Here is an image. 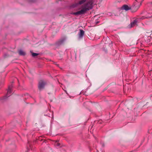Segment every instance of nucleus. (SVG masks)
<instances>
[{"instance_id":"obj_15","label":"nucleus","mask_w":152,"mask_h":152,"mask_svg":"<svg viewBox=\"0 0 152 152\" xmlns=\"http://www.w3.org/2000/svg\"><path fill=\"white\" fill-rule=\"evenodd\" d=\"M5 97H4L3 98V99H5Z\"/></svg>"},{"instance_id":"obj_2","label":"nucleus","mask_w":152,"mask_h":152,"mask_svg":"<svg viewBox=\"0 0 152 152\" xmlns=\"http://www.w3.org/2000/svg\"><path fill=\"white\" fill-rule=\"evenodd\" d=\"M135 2L132 7V10H134V12H136L138 10L140 6L141 5L142 1H140V3H139L137 0H135Z\"/></svg>"},{"instance_id":"obj_11","label":"nucleus","mask_w":152,"mask_h":152,"mask_svg":"<svg viewBox=\"0 0 152 152\" xmlns=\"http://www.w3.org/2000/svg\"><path fill=\"white\" fill-rule=\"evenodd\" d=\"M32 56L33 57H35L39 55L38 53L31 52Z\"/></svg>"},{"instance_id":"obj_4","label":"nucleus","mask_w":152,"mask_h":152,"mask_svg":"<svg viewBox=\"0 0 152 152\" xmlns=\"http://www.w3.org/2000/svg\"><path fill=\"white\" fill-rule=\"evenodd\" d=\"M139 20H140V18H137L134 20L129 25V27L131 28L135 26L137 23L139 22Z\"/></svg>"},{"instance_id":"obj_10","label":"nucleus","mask_w":152,"mask_h":152,"mask_svg":"<svg viewBox=\"0 0 152 152\" xmlns=\"http://www.w3.org/2000/svg\"><path fill=\"white\" fill-rule=\"evenodd\" d=\"M146 24L148 25H150L152 24V19L151 20H148L146 21Z\"/></svg>"},{"instance_id":"obj_1","label":"nucleus","mask_w":152,"mask_h":152,"mask_svg":"<svg viewBox=\"0 0 152 152\" xmlns=\"http://www.w3.org/2000/svg\"><path fill=\"white\" fill-rule=\"evenodd\" d=\"M93 2L92 1H90L88 2L83 4L81 7V9L76 12H73L72 14L74 15H79L85 14L88 11L92 8Z\"/></svg>"},{"instance_id":"obj_14","label":"nucleus","mask_w":152,"mask_h":152,"mask_svg":"<svg viewBox=\"0 0 152 152\" xmlns=\"http://www.w3.org/2000/svg\"><path fill=\"white\" fill-rule=\"evenodd\" d=\"M63 41H64L63 40H61L60 41H59L58 42V43L59 44H61V43H62L63 42Z\"/></svg>"},{"instance_id":"obj_13","label":"nucleus","mask_w":152,"mask_h":152,"mask_svg":"<svg viewBox=\"0 0 152 152\" xmlns=\"http://www.w3.org/2000/svg\"><path fill=\"white\" fill-rule=\"evenodd\" d=\"M140 18V20H139V21L141 20H143L144 19H145V17H144V16H142V17H141L140 18Z\"/></svg>"},{"instance_id":"obj_3","label":"nucleus","mask_w":152,"mask_h":152,"mask_svg":"<svg viewBox=\"0 0 152 152\" xmlns=\"http://www.w3.org/2000/svg\"><path fill=\"white\" fill-rule=\"evenodd\" d=\"M46 84V82L43 80H40L39 82L38 87L39 91H42L44 88Z\"/></svg>"},{"instance_id":"obj_9","label":"nucleus","mask_w":152,"mask_h":152,"mask_svg":"<svg viewBox=\"0 0 152 152\" xmlns=\"http://www.w3.org/2000/svg\"><path fill=\"white\" fill-rule=\"evenodd\" d=\"M18 53L20 55L24 56L26 55L25 52L22 50H19L18 51Z\"/></svg>"},{"instance_id":"obj_16","label":"nucleus","mask_w":152,"mask_h":152,"mask_svg":"<svg viewBox=\"0 0 152 152\" xmlns=\"http://www.w3.org/2000/svg\"><path fill=\"white\" fill-rule=\"evenodd\" d=\"M151 4H152V2H151Z\"/></svg>"},{"instance_id":"obj_12","label":"nucleus","mask_w":152,"mask_h":152,"mask_svg":"<svg viewBox=\"0 0 152 152\" xmlns=\"http://www.w3.org/2000/svg\"><path fill=\"white\" fill-rule=\"evenodd\" d=\"M55 145L57 147H58L60 145V144L57 142H56L55 143Z\"/></svg>"},{"instance_id":"obj_8","label":"nucleus","mask_w":152,"mask_h":152,"mask_svg":"<svg viewBox=\"0 0 152 152\" xmlns=\"http://www.w3.org/2000/svg\"><path fill=\"white\" fill-rule=\"evenodd\" d=\"M11 89L10 88H9V89L7 91L6 96L5 97H9L10 96V94L11 93Z\"/></svg>"},{"instance_id":"obj_6","label":"nucleus","mask_w":152,"mask_h":152,"mask_svg":"<svg viewBox=\"0 0 152 152\" xmlns=\"http://www.w3.org/2000/svg\"><path fill=\"white\" fill-rule=\"evenodd\" d=\"M121 9L127 11L129 10L132 9V7L130 8L127 5H124L121 7Z\"/></svg>"},{"instance_id":"obj_5","label":"nucleus","mask_w":152,"mask_h":152,"mask_svg":"<svg viewBox=\"0 0 152 152\" xmlns=\"http://www.w3.org/2000/svg\"><path fill=\"white\" fill-rule=\"evenodd\" d=\"M86 0H81L79 1V2L78 3H76L73 4L72 7L74 8L76 7L77 6V5L78 4H82L84 3L85 1H86Z\"/></svg>"},{"instance_id":"obj_7","label":"nucleus","mask_w":152,"mask_h":152,"mask_svg":"<svg viewBox=\"0 0 152 152\" xmlns=\"http://www.w3.org/2000/svg\"><path fill=\"white\" fill-rule=\"evenodd\" d=\"M80 32L78 33L79 37L80 38H83V35L84 34V31L83 30H80Z\"/></svg>"}]
</instances>
